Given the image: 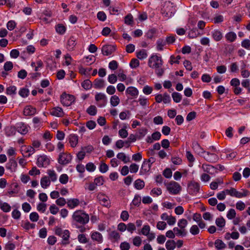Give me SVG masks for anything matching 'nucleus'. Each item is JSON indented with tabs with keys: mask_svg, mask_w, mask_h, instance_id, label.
I'll return each mask as SVG.
<instances>
[{
	"mask_svg": "<svg viewBox=\"0 0 250 250\" xmlns=\"http://www.w3.org/2000/svg\"><path fill=\"white\" fill-rule=\"evenodd\" d=\"M190 232L194 235L199 233L200 230L197 225H193L190 229Z\"/></svg>",
	"mask_w": 250,
	"mask_h": 250,
	"instance_id": "nucleus-54",
	"label": "nucleus"
},
{
	"mask_svg": "<svg viewBox=\"0 0 250 250\" xmlns=\"http://www.w3.org/2000/svg\"><path fill=\"white\" fill-rule=\"evenodd\" d=\"M156 29H151L149 30L146 34V36L147 38L152 39L156 33Z\"/></svg>",
	"mask_w": 250,
	"mask_h": 250,
	"instance_id": "nucleus-61",
	"label": "nucleus"
},
{
	"mask_svg": "<svg viewBox=\"0 0 250 250\" xmlns=\"http://www.w3.org/2000/svg\"><path fill=\"white\" fill-rule=\"evenodd\" d=\"M16 90L17 88L15 86H10L6 88V94L8 95L14 94L16 93Z\"/></svg>",
	"mask_w": 250,
	"mask_h": 250,
	"instance_id": "nucleus-55",
	"label": "nucleus"
},
{
	"mask_svg": "<svg viewBox=\"0 0 250 250\" xmlns=\"http://www.w3.org/2000/svg\"><path fill=\"white\" fill-rule=\"evenodd\" d=\"M163 63V62L161 58L156 55L151 56L148 62V66L153 69L162 67Z\"/></svg>",
	"mask_w": 250,
	"mask_h": 250,
	"instance_id": "nucleus-3",
	"label": "nucleus"
},
{
	"mask_svg": "<svg viewBox=\"0 0 250 250\" xmlns=\"http://www.w3.org/2000/svg\"><path fill=\"white\" fill-rule=\"evenodd\" d=\"M172 97L175 103H179L182 100V95L178 92H173L172 94Z\"/></svg>",
	"mask_w": 250,
	"mask_h": 250,
	"instance_id": "nucleus-44",
	"label": "nucleus"
},
{
	"mask_svg": "<svg viewBox=\"0 0 250 250\" xmlns=\"http://www.w3.org/2000/svg\"><path fill=\"white\" fill-rule=\"evenodd\" d=\"M97 198L102 206L108 207L110 205V200L108 197L104 194L99 193L98 194Z\"/></svg>",
	"mask_w": 250,
	"mask_h": 250,
	"instance_id": "nucleus-10",
	"label": "nucleus"
},
{
	"mask_svg": "<svg viewBox=\"0 0 250 250\" xmlns=\"http://www.w3.org/2000/svg\"><path fill=\"white\" fill-rule=\"evenodd\" d=\"M166 44V41L162 39H159L157 42V48L158 50H162L163 47Z\"/></svg>",
	"mask_w": 250,
	"mask_h": 250,
	"instance_id": "nucleus-46",
	"label": "nucleus"
},
{
	"mask_svg": "<svg viewBox=\"0 0 250 250\" xmlns=\"http://www.w3.org/2000/svg\"><path fill=\"white\" fill-rule=\"evenodd\" d=\"M50 183V180L46 176L42 177L41 179V185L43 188H47L48 186H49Z\"/></svg>",
	"mask_w": 250,
	"mask_h": 250,
	"instance_id": "nucleus-26",
	"label": "nucleus"
},
{
	"mask_svg": "<svg viewBox=\"0 0 250 250\" xmlns=\"http://www.w3.org/2000/svg\"><path fill=\"white\" fill-rule=\"evenodd\" d=\"M59 181L61 183L65 184L68 182V176L66 174H63L60 176Z\"/></svg>",
	"mask_w": 250,
	"mask_h": 250,
	"instance_id": "nucleus-58",
	"label": "nucleus"
},
{
	"mask_svg": "<svg viewBox=\"0 0 250 250\" xmlns=\"http://www.w3.org/2000/svg\"><path fill=\"white\" fill-rule=\"evenodd\" d=\"M141 203V198L139 195L136 194L135 195L132 203L135 206H139Z\"/></svg>",
	"mask_w": 250,
	"mask_h": 250,
	"instance_id": "nucleus-45",
	"label": "nucleus"
},
{
	"mask_svg": "<svg viewBox=\"0 0 250 250\" xmlns=\"http://www.w3.org/2000/svg\"><path fill=\"white\" fill-rule=\"evenodd\" d=\"M151 168V164H149V162L145 161L143 162L141 167V172L143 173H146L149 171Z\"/></svg>",
	"mask_w": 250,
	"mask_h": 250,
	"instance_id": "nucleus-32",
	"label": "nucleus"
},
{
	"mask_svg": "<svg viewBox=\"0 0 250 250\" xmlns=\"http://www.w3.org/2000/svg\"><path fill=\"white\" fill-rule=\"evenodd\" d=\"M72 218L74 224L76 225H80L84 226L89 222V216L83 210H77L75 211Z\"/></svg>",
	"mask_w": 250,
	"mask_h": 250,
	"instance_id": "nucleus-1",
	"label": "nucleus"
},
{
	"mask_svg": "<svg viewBox=\"0 0 250 250\" xmlns=\"http://www.w3.org/2000/svg\"><path fill=\"white\" fill-rule=\"evenodd\" d=\"M200 185L195 182L191 181L188 185V193L191 195H196L199 192Z\"/></svg>",
	"mask_w": 250,
	"mask_h": 250,
	"instance_id": "nucleus-7",
	"label": "nucleus"
},
{
	"mask_svg": "<svg viewBox=\"0 0 250 250\" xmlns=\"http://www.w3.org/2000/svg\"><path fill=\"white\" fill-rule=\"evenodd\" d=\"M120 103V99L118 96L114 95L110 98V104L113 106L118 105Z\"/></svg>",
	"mask_w": 250,
	"mask_h": 250,
	"instance_id": "nucleus-41",
	"label": "nucleus"
},
{
	"mask_svg": "<svg viewBox=\"0 0 250 250\" xmlns=\"http://www.w3.org/2000/svg\"><path fill=\"white\" fill-rule=\"evenodd\" d=\"M56 30L57 33H58L60 34H63L65 31H66V28L65 27L61 24H58L56 26Z\"/></svg>",
	"mask_w": 250,
	"mask_h": 250,
	"instance_id": "nucleus-43",
	"label": "nucleus"
},
{
	"mask_svg": "<svg viewBox=\"0 0 250 250\" xmlns=\"http://www.w3.org/2000/svg\"><path fill=\"white\" fill-rule=\"evenodd\" d=\"M126 93L130 95V96L136 97L139 94V91L137 89L133 86L128 87L126 90Z\"/></svg>",
	"mask_w": 250,
	"mask_h": 250,
	"instance_id": "nucleus-24",
	"label": "nucleus"
},
{
	"mask_svg": "<svg viewBox=\"0 0 250 250\" xmlns=\"http://www.w3.org/2000/svg\"><path fill=\"white\" fill-rule=\"evenodd\" d=\"M215 223L218 227L223 228L225 226V220L223 217L217 218L216 219Z\"/></svg>",
	"mask_w": 250,
	"mask_h": 250,
	"instance_id": "nucleus-49",
	"label": "nucleus"
},
{
	"mask_svg": "<svg viewBox=\"0 0 250 250\" xmlns=\"http://www.w3.org/2000/svg\"><path fill=\"white\" fill-rule=\"evenodd\" d=\"M142 243V239L140 236H136L133 239V244L136 247H139Z\"/></svg>",
	"mask_w": 250,
	"mask_h": 250,
	"instance_id": "nucleus-60",
	"label": "nucleus"
},
{
	"mask_svg": "<svg viewBox=\"0 0 250 250\" xmlns=\"http://www.w3.org/2000/svg\"><path fill=\"white\" fill-rule=\"evenodd\" d=\"M91 238L93 241L97 242L98 244L102 243L103 241L102 234L98 231L92 232Z\"/></svg>",
	"mask_w": 250,
	"mask_h": 250,
	"instance_id": "nucleus-16",
	"label": "nucleus"
},
{
	"mask_svg": "<svg viewBox=\"0 0 250 250\" xmlns=\"http://www.w3.org/2000/svg\"><path fill=\"white\" fill-rule=\"evenodd\" d=\"M17 167V163L14 159H10L7 163L6 168L11 171H15Z\"/></svg>",
	"mask_w": 250,
	"mask_h": 250,
	"instance_id": "nucleus-19",
	"label": "nucleus"
},
{
	"mask_svg": "<svg viewBox=\"0 0 250 250\" xmlns=\"http://www.w3.org/2000/svg\"><path fill=\"white\" fill-rule=\"evenodd\" d=\"M161 137V133L158 131H156L152 133L151 136H147L146 139V141L147 143L151 144L154 141L160 140Z\"/></svg>",
	"mask_w": 250,
	"mask_h": 250,
	"instance_id": "nucleus-15",
	"label": "nucleus"
},
{
	"mask_svg": "<svg viewBox=\"0 0 250 250\" xmlns=\"http://www.w3.org/2000/svg\"><path fill=\"white\" fill-rule=\"evenodd\" d=\"M162 190L160 188H153L150 192L152 195L158 196L162 194Z\"/></svg>",
	"mask_w": 250,
	"mask_h": 250,
	"instance_id": "nucleus-57",
	"label": "nucleus"
},
{
	"mask_svg": "<svg viewBox=\"0 0 250 250\" xmlns=\"http://www.w3.org/2000/svg\"><path fill=\"white\" fill-rule=\"evenodd\" d=\"M72 156L66 152H62L60 154L58 158V163L62 165H66L71 161Z\"/></svg>",
	"mask_w": 250,
	"mask_h": 250,
	"instance_id": "nucleus-6",
	"label": "nucleus"
},
{
	"mask_svg": "<svg viewBox=\"0 0 250 250\" xmlns=\"http://www.w3.org/2000/svg\"><path fill=\"white\" fill-rule=\"evenodd\" d=\"M136 229V226L134 224L132 223H129L126 225V229L128 231L130 232L131 233H133V232Z\"/></svg>",
	"mask_w": 250,
	"mask_h": 250,
	"instance_id": "nucleus-63",
	"label": "nucleus"
},
{
	"mask_svg": "<svg viewBox=\"0 0 250 250\" xmlns=\"http://www.w3.org/2000/svg\"><path fill=\"white\" fill-rule=\"evenodd\" d=\"M117 157L118 159L122 160L124 163H127L130 161L129 158L127 157L123 152L119 153L117 155Z\"/></svg>",
	"mask_w": 250,
	"mask_h": 250,
	"instance_id": "nucleus-36",
	"label": "nucleus"
},
{
	"mask_svg": "<svg viewBox=\"0 0 250 250\" xmlns=\"http://www.w3.org/2000/svg\"><path fill=\"white\" fill-rule=\"evenodd\" d=\"M206 155L203 156L205 159L210 163H215L219 160V157L214 153L207 151Z\"/></svg>",
	"mask_w": 250,
	"mask_h": 250,
	"instance_id": "nucleus-12",
	"label": "nucleus"
},
{
	"mask_svg": "<svg viewBox=\"0 0 250 250\" xmlns=\"http://www.w3.org/2000/svg\"><path fill=\"white\" fill-rule=\"evenodd\" d=\"M193 148L195 152L201 156H204L203 154L206 153L203 148L197 143L193 144Z\"/></svg>",
	"mask_w": 250,
	"mask_h": 250,
	"instance_id": "nucleus-25",
	"label": "nucleus"
},
{
	"mask_svg": "<svg viewBox=\"0 0 250 250\" xmlns=\"http://www.w3.org/2000/svg\"><path fill=\"white\" fill-rule=\"evenodd\" d=\"M134 187L137 189H141L145 187V182L140 179H137L134 182Z\"/></svg>",
	"mask_w": 250,
	"mask_h": 250,
	"instance_id": "nucleus-38",
	"label": "nucleus"
},
{
	"mask_svg": "<svg viewBox=\"0 0 250 250\" xmlns=\"http://www.w3.org/2000/svg\"><path fill=\"white\" fill-rule=\"evenodd\" d=\"M202 167L205 172L210 174H212L215 170V168L211 165L203 164Z\"/></svg>",
	"mask_w": 250,
	"mask_h": 250,
	"instance_id": "nucleus-30",
	"label": "nucleus"
},
{
	"mask_svg": "<svg viewBox=\"0 0 250 250\" xmlns=\"http://www.w3.org/2000/svg\"><path fill=\"white\" fill-rule=\"evenodd\" d=\"M167 189L172 194H177L182 189L180 185L175 181H171L167 185Z\"/></svg>",
	"mask_w": 250,
	"mask_h": 250,
	"instance_id": "nucleus-4",
	"label": "nucleus"
},
{
	"mask_svg": "<svg viewBox=\"0 0 250 250\" xmlns=\"http://www.w3.org/2000/svg\"><path fill=\"white\" fill-rule=\"evenodd\" d=\"M80 204V201L77 198H73L67 200V207L73 209L77 207Z\"/></svg>",
	"mask_w": 250,
	"mask_h": 250,
	"instance_id": "nucleus-20",
	"label": "nucleus"
},
{
	"mask_svg": "<svg viewBox=\"0 0 250 250\" xmlns=\"http://www.w3.org/2000/svg\"><path fill=\"white\" fill-rule=\"evenodd\" d=\"M136 56L139 59L143 60L147 57V54L145 50L142 49L136 53Z\"/></svg>",
	"mask_w": 250,
	"mask_h": 250,
	"instance_id": "nucleus-40",
	"label": "nucleus"
},
{
	"mask_svg": "<svg viewBox=\"0 0 250 250\" xmlns=\"http://www.w3.org/2000/svg\"><path fill=\"white\" fill-rule=\"evenodd\" d=\"M95 100L98 102V105L100 107L104 106L107 103V99L105 94L99 93L95 95Z\"/></svg>",
	"mask_w": 250,
	"mask_h": 250,
	"instance_id": "nucleus-8",
	"label": "nucleus"
},
{
	"mask_svg": "<svg viewBox=\"0 0 250 250\" xmlns=\"http://www.w3.org/2000/svg\"><path fill=\"white\" fill-rule=\"evenodd\" d=\"M108 81L111 84L116 83L117 81V76L114 74L109 75L108 77Z\"/></svg>",
	"mask_w": 250,
	"mask_h": 250,
	"instance_id": "nucleus-52",
	"label": "nucleus"
},
{
	"mask_svg": "<svg viewBox=\"0 0 250 250\" xmlns=\"http://www.w3.org/2000/svg\"><path fill=\"white\" fill-rule=\"evenodd\" d=\"M29 91L27 88H22L19 91V95L22 97H26L28 96Z\"/></svg>",
	"mask_w": 250,
	"mask_h": 250,
	"instance_id": "nucleus-53",
	"label": "nucleus"
},
{
	"mask_svg": "<svg viewBox=\"0 0 250 250\" xmlns=\"http://www.w3.org/2000/svg\"><path fill=\"white\" fill-rule=\"evenodd\" d=\"M24 151L26 153H28L27 156L30 157L32 154L35 153V150L32 146H28V147H25Z\"/></svg>",
	"mask_w": 250,
	"mask_h": 250,
	"instance_id": "nucleus-59",
	"label": "nucleus"
},
{
	"mask_svg": "<svg viewBox=\"0 0 250 250\" xmlns=\"http://www.w3.org/2000/svg\"><path fill=\"white\" fill-rule=\"evenodd\" d=\"M29 126L21 122L17 124L16 127L11 126L6 129V133L7 135H10V132L13 133L15 131V129L17 131L22 135L26 134L28 131Z\"/></svg>",
	"mask_w": 250,
	"mask_h": 250,
	"instance_id": "nucleus-2",
	"label": "nucleus"
},
{
	"mask_svg": "<svg viewBox=\"0 0 250 250\" xmlns=\"http://www.w3.org/2000/svg\"><path fill=\"white\" fill-rule=\"evenodd\" d=\"M36 108L31 106L28 105L25 107L23 110V114L25 116H33L36 113Z\"/></svg>",
	"mask_w": 250,
	"mask_h": 250,
	"instance_id": "nucleus-17",
	"label": "nucleus"
},
{
	"mask_svg": "<svg viewBox=\"0 0 250 250\" xmlns=\"http://www.w3.org/2000/svg\"><path fill=\"white\" fill-rule=\"evenodd\" d=\"M47 173L49 176V178L53 182H54L56 181L57 177V174L53 170H48Z\"/></svg>",
	"mask_w": 250,
	"mask_h": 250,
	"instance_id": "nucleus-47",
	"label": "nucleus"
},
{
	"mask_svg": "<svg viewBox=\"0 0 250 250\" xmlns=\"http://www.w3.org/2000/svg\"><path fill=\"white\" fill-rule=\"evenodd\" d=\"M165 246L167 250H174L176 248V242L173 240H168Z\"/></svg>",
	"mask_w": 250,
	"mask_h": 250,
	"instance_id": "nucleus-31",
	"label": "nucleus"
},
{
	"mask_svg": "<svg viewBox=\"0 0 250 250\" xmlns=\"http://www.w3.org/2000/svg\"><path fill=\"white\" fill-rule=\"evenodd\" d=\"M150 231V227L149 225H144L141 230V234L146 236L148 234Z\"/></svg>",
	"mask_w": 250,
	"mask_h": 250,
	"instance_id": "nucleus-50",
	"label": "nucleus"
},
{
	"mask_svg": "<svg viewBox=\"0 0 250 250\" xmlns=\"http://www.w3.org/2000/svg\"><path fill=\"white\" fill-rule=\"evenodd\" d=\"M181 59V57L178 55L176 57H175L174 55H172L170 58L169 63L171 64H173V63L178 64L179 63V60Z\"/></svg>",
	"mask_w": 250,
	"mask_h": 250,
	"instance_id": "nucleus-51",
	"label": "nucleus"
},
{
	"mask_svg": "<svg viewBox=\"0 0 250 250\" xmlns=\"http://www.w3.org/2000/svg\"><path fill=\"white\" fill-rule=\"evenodd\" d=\"M50 113L51 115L58 117H63L64 115L62 109L58 106L52 108L50 110Z\"/></svg>",
	"mask_w": 250,
	"mask_h": 250,
	"instance_id": "nucleus-14",
	"label": "nucleus"
},
{
	"mask_svg": "<svg viewBox=\"0 0 250 250\" xmlns=\"http://www.w3.org/2000/svg\"><path fill=\"white\" fill-rule=\"evenodd\" d=\"M188 224V223L186 219H181L178 221L177 225L179 228L182 230H186V227H187Z\"/></svg>",
	"mask_w": 250,
	"mask_h": 250,
	"instance_id": "nucleus-37",
	"label": "nucleus"
},
{
	"mask_svg": "<svg viewBox=\"0 0 250 250\" xmlns=\"http://www.w3.org/2000/svg\"><path fill=\"white\" fill-rule=\"evenodd\" d=\"M69 141L71 147H75L78 143V136L74 134H70L69 136Z\"/></svg>",
	"mask_w": 250,
	"mask_h": 250,
	"instance_id": "nucleus-22",
	"label": "nucleus"
},
{
	"mask_svg": "<svg viewBox=\"0 0 250 250\" xmlns=\"http://www.w3.org/2000/svg\"><path fill=\"white\" fill-rule=\"evenodd\" d=\"M95 88L101 89L104 86V81L103 79H96L93 82Z\"/></svg>",
	"mask_w": 250,
	"mask_h": 250,
	"instance_id": "nucleus-29",
	"label": "nucleus"
},
{
	"mask_svg": "<svg viewBox=\"0 0 250 250\" xmlns=\"http://www.w3.org/2000/svg\"><path fill=\"white\" fill-rule=\"evenodd\" d=\"M115 49L113 46L105 45L103 46L102 51L104 55L108 56L111 54Z\"/></svg>",
	"mask_w": 250,
	"mask_h": 250,
	"instance_id": "nucleus-18",
	"label": "nucleus"
},
{
	"mask_svg": "<svg viewBox=\"0 0 250 250\" xmlns=\"http://www.w3.org/2000/svg\"><path fill=\"white\" fill-rule=\"evenodd\" d=\"M0 208L4 212H8L11 210V206L8 203L0 201Z\"/></svg>",
	"mask_w": 250,
	"mask_h": 250,
	"instance_id": "nucleus-35",
	"label": "nucleus"
},
{
	"mask_svg": "<svg viewBox=\"0 0 250 250\" xmlns=\"http://www.w3.org/2000/svg\"><path fill=\"white\" fill-rule=\"evenodd\" d=\"M202 34L196 28H193L189 31L188 37L189 38L193 39L198 36H200Z\"/></svg>",
	"mask_w": 250,
	"mask_h": 250,
	"instance_id": "nucleus-27",
	"label": "nucleus"
},
{
	"mask_svg": "<svg viewBox=\"0 0 250 250\" xmlns=\"http://www.w3.org/2000/svg\"><path fill=\"white\" fill-rule=\"evenodd\" d=\"M77 43V41L76 39L73 36L70 37L67 42V49L69 51L74 50Z\"/></svg>",
	"mask_w": 250,
	"mask_h": 250,
	"instance_id": "nucleus-13",
	"label": "nucleus"
},
{
	"mask_svg": "<svg viewBox=\"0 0 250 250\" xmlns=\"http://www.w3.org/2000/svg\"><path fill=\"white\" fill-rule=\"evenodd\" d=\"M88 114L90 115L94 116L97 113V108L95 105H90L86 110Z\"/></svg>",
	"mask_w": 250,
	"mask_h": 250,
	"instance_id": "nucleus-48",
	"label": "nucleus"
},
{
	"mask_svg": "<svg viewBox=\"0 0 250 250\" xmlns=\"http://www.w3.org/2000/svg\"><path fill=\"white\" fill-rule=\"evenodd\" d=\"M62 238V243L63 245L68 244L69 243V239L70 237V232L68 230H64L61 236Z\"/></svg>",
	"mask_w": 250,
	"mask_h": 250,
	"instance_id": "nucleus-23",
	"label": "nucleus"
},
{
	"mask_svg": "<svg viewBox=\"0 0 250 250\" xmlns=\"http://www.w3.org/2000/svg\"><path fill=\"white\" fill-rule=\"evenodd\" d=\"M236 34L232 31L229 32L225 35V38L226 39V40L229 42H234L236 39Z\"/></svg>",
	"mask_w": 250,
	"mask_h": 250,
	"instance_id": "nucleus-28",
	"label": "nucleus"
},
{
	"mask_svg": "<svg viewBox=\"0 0 250 250\" xmlns=\"http://www.w3.org/2000/svg\"><path fill=\"white\" fill-rule=\"evenodd\" d=\"M211 36L213 40L216 42H219L221 41L223 38V34L219 30H214L211 32Z\"/></svg>",
	"mask_w": 250,
	"mask_h": 250,
	"instance_id": "nucleus-21",
	"label": "nucleus"
},
{
	"mask_svg": "<svg viewBox=\"0 0 250 250\" xmlns=\"http://www.w3.org/2000/svg\"><path fill=\"white\" fill-rule=\"evenodd\" d=\"M75 101L74 97L72 95L63 93L61 96V102L64 106L70 105Z\"/></svg>",
	"mask_w": 250,
	"mask_h": 250,
	"instance_id": "nucleus-5",
	"label": "nucleus"
},
{
	"mask_svg": "<svg viewBox=\"0 0 250 250\" xmlns=\"http://www.w3.org/2000/svg\"><path fill=\"white\" fill-rule=\"evenodd\" d=\"M241 45L243 47L250 50V40L246 39L243 40L241 42Z\"/></svg>",
	"mask_w": 250,
	"mask_h": 250,
	"instance_id": "nucleus-64",
	"label": "nucleus"
},
{
	"mask_svg": "<svg viewBox=\"0 0 250 250\" xmlns=\"http://www.w3.org/2000/svg\"><path fill=\"white\" fill-rule=\"evenodd\" d=\"M130 115V112L128 110L122 112L119 114L120 118L122 120H125L127 118H129V115Z\"/></svg>",
	"mask_w": 250,
	"mask_h": 250,
	"instance_id": "nucleus-62",
	"label": "nucleus"
},
{
	"mask_svg": "<svg viewBox=\"0 0 250 250\" xmlns=\"http://www.w3.org/2000/svg\"><path fill=\"white\" fill-rule=\"evenodd\" d=\"M173 231L175 232V234L177 236H185L188 233L186 230H182L177 227L174 228Z\"/></svg>",
	"mask_w": 250,
	"mask_h": 250,
	"instance_id": "nucleus-33",
	"label": "nucleus"
},
{
	"mask_svg": "<svg viewBox=\"0 0 250 250\" xmlns=\"http://www.w3.org/2000/svg\"><path fill=\"white\" fill-rule=\"evenodd\" d=\"M250 195V192L247 189H242L241 191H237L235 188H232V197H235L238 198H241L248 196Z\"/></svg>",
	"mask_w": 250,
	"mask_h": 250,
	"instance_id": "nucleus-9",
	"label": "nucleus"
},
{
	"mask_svg": "<svg viewBox=\"0 0 250 250\" xmlns=\"http://www.w3.org/2000/svg\"><path fill=\"white\" fill-rule=\"evenodd\" d=\"M214 245L215 248L218 250L223 249L226 247V244L220 239H217L215 241Z\"/></svg>",
	"mask_w": 250,
	"mask_h": 250,
	"instance_id": "nucleus-39",
	"label": "nucleus"
},
{
	"mask_svg": "<svg viewBox=\"0 0 250 250\" xmlns=\"http://www.w3.org/2000/svg\"><path fill=\"white\" fill-rule=\"evenodd\" d=\"M120 238V234L116 231H112L109 233V239L112 241H117Z\"/></svg>",
	"mask_w": 250,
	"mask_h": 250,
	"instance_id": "nucleus-34",
	"label": "nucleus"
},
{
	"mask_svg": "<svg viewBox=\"0 0 250 250\" xmlns=\"http://www.w3.org/2000/svg\"><path fill=\"white\" fill-rule=\"evenodd\" d=\"M13 67V63L10 61H8L5 62L3 68L5 71H8L11 70Z\"/></svg>",
	"mask_w": 250,
	"mask_h": 250,
	"instance_id": "nucleus-56",
	"label": "nucleus"
},
{
	"mask_svg": "<svg viewBox=\"0 0 250 250\" xmlns=\"http://www.w3.org/2000/svg\"><path fill=\"white\" fill-rule=\"evenodd\" d=\"M92 85V83L89 80H85L82 83V86L86 90L90 89Z\"/></svg>",
	"mask_w": 250,
	"mask_h": 250,
	"instance_id": "nucleus-42",
	"label": "nucleus"
},
{
	"mask_svg": "<svg viewBox=\"0 0 250 250\" xmlns=\"http://www.w3.org/2000/svg\"><path fill=\"white\" fill-rule=\"evenodd\" d=\"M49 163L50 160L45 155L41 156L37 159V165L39 167H46Z\"/></svg>",
	"mask_w": 250,
	"mask_h": 250,
	"instance_id": "nucleus-11",
	"label": "nucleus"
}]
</instances>
